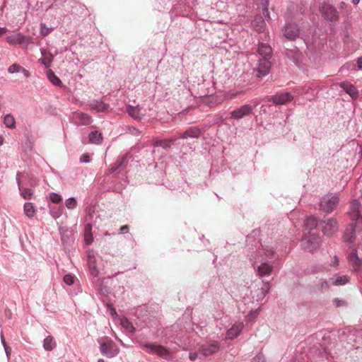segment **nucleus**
<instances>
[{
  "label": "nucleus",
  "mask_w": 362,
  "mask_h": 362,
  "mask_svg": "<svg viewBox=\"0 0 362 362\" xmlns=\"http://www.w3.org/2000/svg\"><path fill=\"white\" fill-rule=\"evenodd\" d=\"M276 257L274 247L269 245H262L257 250L253 267H257V274L260 276H269L273 270V264L269 261Z\"/></svg>",
  "instance_id": "nucleus-1"
},
{
  "label": "nucleus",
  "mask_w": 362,
  "mask_h": 362,
  "mask_svg": "<svg viewBox=\"0 0 362 362\" xmlns=\"http://www.w3.org/2000/svg\"><path fill=\"white\" fill-rule=\"evenodd\" d=\"M98 341L100 345V351L103 355L112 358L119 353V348L111 339L103 337Z\"/></svg>",
  "instance_id": "nucleus-2"
},
{
  "label": "nucleus",
  "mask_w": 362,
  "mask_h": 362,
  "mask_svg": "<svg viewBox=\"0 0 362 362\" xmlns=\"http://www.w3.org/2000/svg\"><path fill=\"white\" fill-rule=\"evenodd\" d=\"M339 201V197L336 194L325 195L320 200V209L322 211L329 214L336 209Z\"/></svg>",
  "instance_id": "nucleus-3"
},
{
  "label": "nucleus",
  "mask_w": 362,
  "mask_h": 362,
  "mask_svg": "<svg viewBox=\"0 0 362 362\" xmlns=\"http://www.w3.org/2000/svg\"><path fill=\"white\" fill-rule=\"evenodd\" d=\"M320 245V238L315 234L309 233L305 235L301 240L302 248L308 252L317 250Z\"/></svg>",
  "instance_id": "nucleus-4"
},
{
  "label": "nucleus",
  "mask_w": 362,
  "mask_h": 362,
  "mask_svg": "<svg viewBox=\"0 0 362 362\" xmlns=\"http://www.w3.org/2000/svg\"><path fill=\"white\" fill-rule=\"evenodd\" d=\"M293 99V95L289 92H280L276 94L268 96L266 99L267 102H272L276 105H286Z\"/></svg>",
  "instance_id": "nucleus-5"
},
{
  "label": "nucleus",
  "mask_w": 362,
  "mask_h": 362,
  "mask_svg": "<svg viewBox=\"0 0 362 362\" xmlns=\"http://www.w3.org/2000/svg\"><path fill=\"white\" fill-rule=\"evenodd\" d=\"M143 349L149 354H156L164 358H168L170 356L168 349L161 345L148 343L144 344Z\"/></svg>",
  "instance_id": "nucleus-6"
},
{
  "label": "nucleus",
  "mask_w": 362,
  "mask_h": 362,
  "mask_svg": "<svg viewBox=\"0 0 362 362\" xmlns=\"http://www.w3.org/2000/svg\"><path fill=\"white\" fill-rule=\"evenodd\" d=\"M282 32L284 36L288 40H295L300 35L298 25L293 23H286Z\"/></svg>",
  "instance_id": "nucleus-7"
},
{
  "label": "nucleus",
  "mask_w": 362,
  "mask_h": 362,
  "mask_svg": "<svg viewBox=\"0 0 362 362\" xmlns=\"http://www.w3.org/2000/svg\"><path fill=\"white\" fill-rule=\"evenodd\" d=\"M322 233L327 236H332L338 230V222L334 218H329L322 222Z\"/></svg>",
  "instance_id": "nucleus-8"
},
{
  "label": "nucleus",
  "mask_w": 362,
  "mask_h": 362,
  "mask_svg": "<svg viewBox=\"0 0 362 362\" xmlns=\"http://www.w3.org/2000/svg\"><path fill=\"white\" fill-rule=\"evenodd\" d=\"M271 68V62L267 59H259L257 68L255 69L254 73L258 78L267 76Z\"/></svg>",
  "instance_id": "nucleus-9"
},
{
  "label": "nucleus",
  "mask_w": 362,
  "mask_h": 362,
  "mask_svg": "<svg viewBox=\"0 0 362 362\" xmlns=\"http://www.w3.org/2000/svg\"><path fill=\"white\" fill-rule=\"evenodd\" d=\"M322 16L329 21H337L339 19V14L337 9L330 4H323L321 7Z\"/></svg>",
  "instance_id": "nucleus-10"
},
{
  "label": "nucleus",
  "mask_w": 362,
  "mask_h": 362,
  "mask_svg": "<svg viewBox=\"0 0 362 362\" xmlns=\"http://www.w3.org/2000/svg\"><path fill=\"white\" fill-rule=\"evenodd\" d=\"M253 111V108L250 105H243L238 108L233 110L230 114V117L235 119H242L247 115H250Z\"/></svg>",
  "instance_id": "nucleus-11"
},
{
  "label": "nucleus",
  "mask_w": 362,
  "mask_h": 362,
  "mask_svg": "<svg viewBox=\"0 0 362 362\" xmlns=\"http://www.w3.org/2000/svg\"><path fill=\"white\" fill-rule=\"evenodd\" d=\"M347 93L353 100L358 98L359 92L356 86L349 81H342L337 84Z\"/></svg>",
  "instance_id": "nucleus-12"
},
{
  "label": "nucleus",
  "mask_w": 362,
  "mask_h": 362,
  "mask_svg": "<svg viewBox=\"0 0 362 362\" xmlns=\"http://www.w3.org/2000/svg\"><path fill=\"white\" fill-rule=\"evenodd\" d=\"M30 38L25 36L21 33L7 36L6 37V42L10 45H23V43H28V40Z\"/></svg>",
  "instance_id": "nucleus-13"
},
{
  "label": "nucleus",
  "mask_w": 362,
  "mask_h": 362,
  "mask_svg": "<svg viewBox=\"0 0 362 362\" xmlns=\"http://www.w3.org/2000/svg\"><path fill=\"white\" fill-rule=\"evenodd\" d=\"M347 259L349 264L353 267V272L358 273L362 265V259L358 257V255L355 252H351L348 255Z\"/></svg>",
  "instance_id": "nucleus-14"
},
{
  "label": "nucleus",
  "mask_w": 362,
  "mask_h": 362,
  "mask_svg": "<svg viewBox=\"0 0 362 362\" xmlns=\"http://www.w3.org/2000/svg\"><path fill=\"white\" fill-rule=\"evenodd\" d=\"M356 232V224L351 223L345 229L343 238L345 242L353 243L355 239Z\"/></svg>",
  "instance_id": "nucleus-15"
},
{
  "label": "nucleus",
  "mask_w": 362,
  "mask_h": 362,
  "mask_svg": "<svg viewBox=\"0 0 362 362\" xmlns=\"http://www.w3.org/2000/svg\"><path fill=\"white\" fill-rule=\"evenodd\" d=\"M219 349L218 345L217 343H212V344H203L200 347V352L206 356H210L213 354L216 353Z\"/></svg>",
  "instance_id": "nucleus-16"
},
{
  "label": "nucleus",
  "mask_w": 362,
  "mask_h": 362,
  "mask_svg": "<svg viewBox=\"0 0 362 362\" xmlns=\"http://www.w3.org/2000/svg\"><path fill=\"white\" fill-rule=\"evenodd\" d=\"M244 327L243 322L234 324L229 329H228V339H233L237 337Z\"/></svg>",
  "instance_id": "nucleus-17"
},
{
  "label": "nucleus",
  "mask_w": 362,
  "mask_h": 362,
  "mask_svg": "<svg viewBox=\"0 0 362 362\" xmlns=\"http://www.w3.org/2000/svg\"><path fill=\"white\" fill-rule=\"evenodd\" d=\"M252 28L257 33H263L266 28L264 20L261 16H256L251 23Z\"/></svg>",
  "instance_id": "nucleus-18"
},
{
  "label": "nucleus",
  "mask_w": 362,
  "mask_h": 362,
  "mask_svg": "<svg viewBox=\"0 0 362 362\" xmlns=\"http://www.w3.org/2000/svg\"><path fill=\"white\" fill-rule=\"evenodd\" d=\"M361 204L358 199H354L351 204L350 216L352 219H358L361 216Z\"/></svg>",
  "instance_id": "nucleus-19"
},
{
  "label": "nucleus",
  "mask_w": 362,
  "mask_h": 362,
  "mask_svg": "<svg viewBox=\"0 0 362 362\" xmlns=\"http://www.w3.org/2000/svg\"><path fill=\"white\" fill-rule=\"evenodd\" d=\"M258 53L262 56L261 59H269L272 55V49L267 43H260L258 47Z\"/></svg>",
  "instance_id": "nucleus-20"
},
{
  "label": "nucleus",
  "mask_w": 362,
  "mask_h": 362,
  "mask_svg": "<svg viewBox=\"0 0 362 362\" xmlns=\"http://www.w3.org/2000/svg\"><path fill=\"white\" fill-rule=\"evenodd\" d=\"M201 129L194 127L188 129L185 132H183V134L181 135V138H199L201 136Z\"/></svg>",
  "instance_id": "nucleus-21"
},
{
  "label": "nucleus",
  "mask_w": 362,
  "mask_h": 362,
  "mask_svg": "<svg viewBox=\"0 0 362 362\" xmlns=\"http://www.w3.org/2000/svg\"><path fill=\"white\" fill-rule=\"evenodd\" d=\"M350 277L347 275L337 276L331 278L330 281L334 286H343L349 282Z\"/></svg>",
  "instance_id": "nucleus-22"
},
{
  "label": "nucleus",
  "mask_w": 362,
  "mask_h": 362,
  "mask_svg": "<svg viewBox=\"0 0 362 362\" xmlns=\"http://www.w3.org/2000/svg\"><path fill=\"white\" fill-rule=\"evenodd\" d=\"M47 77L49 79V81L56 86H62L63 83L62 81L59 79V78L55 75L54 71L52 69H48L47 71Z\"/></svg>",
  "instance_id": "nucleus-23"
},
{
  "label": "nucleus",
  "mask_w": 362,
  "mask_h": 362,
  "mask_svg": "<svg viewBox=\"0 0 362 362\" xmlns=\"http://www.w3.org/2000/svg\"><path fill=\"white\" fill-rule=\"evenodd\" d=\"M318 225V221L316 217L310 216L307 218L304 222V226L306 230H312L315 229Z\"/></svg>",
  "instance_id": "nucleus-24"
},
{
  "label": "nucleus",
  "mask_w": 362,
  "mask_h": 362,
  "mask_svg": "<svg viewBox=\"0 0 362 362\" xmlns=\"http://www.w3.org/2000/svg\"><path fill=\"white\" fill-rule=\"evenodd\" d=\"M90 106L91 110H95L98 112H105L108 108V105L102 101H93L90 103Z\"/></svg>",
  "instance_id": "nucleus-25"
},
{
  "label": "nucleus",
  "mask_w": 362,
  "mask_h": 362,
  "mask_svg": "<svg viewBox=\"0 0 362 362\" xmlns=\"http://www.w3.org/2000/svg\"><path fill=\"white\" fill-rule=\"evenodd\" d=\"M41 52L43 57L42 59V64H43L46 68H49L52 62L53 55L50 52L44 49H42Z\"/></svg>",
  "instance_id": "nucleus-26"
},
{
  "label": "nucleus",
  "mask_w": 362,
  "mask_h": 362,
  "mask_svg": "<svg viewBox=\"0 0 362 362\" xmlns=\"http://www.w3.org/2000/svg\"><path fill=\"white\" fill-rule=\"evenodd\" d=\"M286 56L291 59L294 63H296L299 59L300 53L297 48L289 49H286L285 51Z\"/></svg>",
  "instance_id": "nucleus-27"
},
{
  "label": "nucleus",
  "mask_w": 362,
  "mask_h": 362,
  "mask_svg": "<svg viewBox=\"0 0 362 362\" xmlns=\"http://www.w3.org/2000/svg\"><path fill=\"white\" fill-rule=\"evenodd\" d=\"M102 134L97 131L92 132L89 134V141L93 144H99L102 141Z\"/></svg>",
  "instance_id": "nucleus-28"
},
{
  "label": "nucleus",
  "mask_w": 362,
  "mask_h": 362,
  "mask_svg": "<svg viewBox=\"0 0 362 362\" xmlns=\"http://www.w3.org/2000/svg\"><path fill=\"white\" fill-rule=\"evenodd\" d=\"M4 123L6 127L9 129L16 128V119L14 117L10 114H8L4 117Z\"/></svg>",
  "instance_id": "nucleus-29"
},
{
  "label": "nucleus",
  "mask_w": 362,
  "mask_h": 362,
  "mask_svg": "<svg viewBox=\"0 0 362 362\" xmlns=\"http://www.w3.org/2000/svg\"><path fill=\"white\" fill-rule=\"evenodd\" d=\"M18 187L21 192V195L25 199H30L33 197V191L30 189L23 187L21 185L20 182H18Z\"/></svg>",
  "instance_id": "nucleus-30"
},
{
  "label": "nucleus",
  "mask_w": 362,
  "mask_h": 362,
  "mask_svg": "<svg viewBox=\"0 0 362 362\" xmlns=\"http://www.w3.org/2000/svg\"><path fill=\"white\" fill-rule=\"evenodd\" d=\"M76 117L80 120L81 123L83 125L90 124L92 118L88 114L83 112L76 113Z\"/></svg>",
  "instance_id": "nucleus-31"
},
{
  "label": "nucleus",
  "mask_w": 362,
  "mask_h": 362,
  "mask_svg": "<svg viewBox=\"0 0 362 362\" xmlns=\"http://www.w3.org/2000/svg\"><path fill=\"white\" fill-rule=\"evenodd\" d=\"M176 141V139H171L170 140H159L156 139L154 141V146H161L163 148H169L171 146V144Z\"/></svg>",
  "instance_id": "nucleus-32"
},
{
  "label": "nucleus",
  "mask_w": 362,
  "mask_h": 362,
  "mask_svg": "<svg viewBox=\"0 0 362 362\" xmlns=\"http://www.w3.org/2000/svg\"><path fill=\"white\" fill-rule=\"evenodd\" d=\"M92 226L90 223H88L85 227V241L86 244L90 245L93 242V236L91 234Z\"/></svg>",
  "instance_id": "nucleus-33"
},
{
  "label": "nucleus",
  "mask_w": 362,
  "mask_h": 362,
  "mask_svg": "<svg viewBox=\"0 0 362 362\" xmlns=\"http://www.w3.org/2000/svg\"><path fill=\"white\" fill-rule=\"evenodd\" d=\"M43 346L47 351L52 350L55 347V343L53 341V338L50 336L47 337L44 339Z\"/></svg>",
  "instance_id": "nucleus-34"
},
{
  "label": "nucleus",
  "mask_w": 362,
  "mask_h": 362,
  "mask_svg": "<svg viewBox=\"0 0 362 362\" xmlns=\"http://www.w3.org/2000/svg\"><path fill=\"white\" fill-rule=\"evenodd\" d=\"M24 211L27 216L33 217L35 214V209L32 203L27 202L24 204Z\"/></svg>",
  "instance_id": "nucleus-35"
},
{
  "label": "nucleus",
  "mask_w": 362,
  "mask_h": 362,
  "mask_svg": "<svg viewBox=\"0 0 362 362\" xmlns=\"http://www.w3.org/2000/svg\"><path fill=\"white\" fill-rule=\"evenodd\" d=\"M88 267L90 270L91 271V273L94 276H97L98 274V271L96 268L94 257H91L90 255H88Z\"/></svg>",
  "instance_id": "nucleus-36"
},
{
  "label": "nucleus",
  "mask_w": 362,
  "mask_h": 362,
  "mask_svg": "<svg viewBox=\"0 0 362 362\" xmlns=\"http://www.w3.org/2000/svg\"><path fill=\"white\" fill-rule=\"evenodd\" d=\"M121 325L122 326V327H124L126 330H127L129 332H135V328L134 325L127 318L121 320Z\"/></svg>",
  "instance_id": "nucleus-37"
},
{
  "label": "nucleus",
  "mask_w": 362,
  "mask_h": 362,
  "mask_svg": "<svg viewBox=\"0 0 362 362\" xmlns=\"http://www.w3.org/2000/svg\"><path fill=\"white\" fill-rule=\"evenodd\" d=\"M127 112L131 117L135 119L139 118L141 115L140 109L138 107L129 106L127 108Z\"/></svg>",
  "instance_id": "nucleus-38"
},
{
  "label": "nucleus",
  "mask_w": 362,
  "mask_h": 362,
  "mask_svg": "<svg viewBox=\"0 0 362 362\" xmlns=\"http://www.w3.org/2000/svg\"><path fill=\"white\" fill-rule=\"evenodd\" d=\"M65 205L69 209H74L77 206V202L75 198H69L66 200Z\"/></svg>",
  "instance_id": "nucleus-39"
},
{
  "label": "nucleus",
  "mask_w": 362,
  "mask_h": 362,
  "mask_svg": "<svg viewBox=\"0 0 362 362\" xmlns=\"http://www.w3.org/2000/svg\"><path fill=\"white\" fill-rule=\"evenodd\" d=\"M317 287L322 291H327L329 288V284L327 281L320 279L317 284Z\"/></svg>",
  "instance_id": "nucleus-40"
},
{
  "label": "nucleus",
  "mask_w": 362,
  "mask_h": 362,
  "mask_svg": "<svg viewBox=\"0 0 362 362\" xmlns=\"http://www.w3.org/2000/svg\"><path fill=\"white\" fill-rule=\"evenodd\" d=\"M269 290V284L268 283L264 284L261 288L260 296L258 295V298H263L266 296Z\"/></svg>",
  "instance_id": "nucleus-41"
},
{
  "label": "nucleus",
  "mask_w": 362,
  "mask_h": 362,
  "mask_svg": "<svg viewBox=\"0 0 362 362\" xmlns=\"http://www.w3.org/2000/svg\"><path fill=\"white\" fill-rule=\"evenodd\" d=\"M333 304L337 308L346 307L348 305V303L344 300H341L337 298L333 299Z\"/></svg>",
  "instance_id": "nucleus-42"
},
{
  "label": "nucleus",
  "mask_w": 362,
  "mask_h": 362,
  "mask_svg": "<svg viewBox=\"0 0 362 362\" xmlns=\"http://www.w3.org/2000/svg\"><path fill=\"white\" fill-rule=\"evenodd\" d=\"M21 69V66H20L17 64H13L8 67V71L11 74H14V73L20 72Z\"/></svg>",
  "instance_id": "nucleus-43"
},
{
  "label": "nucleus",
  "mask_w": 362,
  "mask_h": 362,
  "mask_svg": "<svg viewBox=\"0 0 362 362\" xmlns=\"http://www.w3.org/2000/svg\"><path fill=\"white\" fill-rule=\"evenodd\" d=\"M40 28V34L43 36L48 35L52 30V28H47L45 24L44 23H41Z\"/></svg>",
  "instance_id": "nucleus-44"
},
{
  "label": "nucleus",
  "mask_w": 362,
  "mask_h": 362,
  "mask_svg": "<svg viewBox=\"0 0 362 362\" xmlns=\"http://www.w3.org/2000/svg\"><path fill=\"white\" fill-rule=\"evenodd\" d=\"M64 281L66 284L71 286L74 283V276L71 274H66L64 277Z\"/></svg>",
  "instance_id": "nucleus-45"
},
{
  "label": "nucleus",
  "mask_w": 362,
  "mask_h": 362,
  "mask_svg": "<svg viewBox=\"0 0 362 362\" xmlns=\"http://www.w3.org/2000/svg\"><path fill=\"white\" fill-rule=\"evenodd\" d=\"M50 199L53 203L58 204L62 201V197L56 193H52L50 194Z\"/></svg>",
  "instance_id": "nucleus-46"
},
{
  "label": "nucleus",
  "mask_w": 362,
  "mask_h": 362,
  "mask_svg": "<svg viewBox=\"0 0 362 362\" xmlns=\"http://www.w3.org/2000/svg\"><path fill=\"white\" fill-rule=\"evenodd\" d=\"M252 362H265L264 356L259 354L253 358Z\"/></svg>",
  "instance_id": "nucleus-47"
},
{
  "label": "nucleus",
  "mask_w": 362,
  "mask_h": 362,
  "mask_svg": "<svg viewBox=\"0 0 362 362\" xmlns=\"http://www.w3.org/2000/svg\"><path fill=\"white\" fill-rule=\"evenodd\" d=\"M262 13H263L264 18L267 20H269L270 19L269 11L268 10V6H263L262 7Z\"/></svg>",
  "instance_id": "nucleus-48"
},
{
  "label": "nucleus",
  "mask_w": 362,
  "mask_h": 362,
  "mask_svg": "<svg viewBox=\"0 0 362 362\" xmlns=\"http://www.w3.org/2000/svg\"><path fill=\"white\" fill-rule=\"evenodd\" d=\"M80 161L82 163H88L90 161V157L88 154H83L80 158Z\"/></svg>",
  "instance_id": "nucleus-49"
},
{
  "label": "nucleus",
  "mask_w": 362,
  "mask_h": 362,
  "mask_svg": "<svg viewBox=\"0 0 362 362\" xmlns=\"http://www.w3.org/2000/svg\"><path fill=\"white\" fill-rule=\"evenodd\" d=\"M94 207L93 206H88L87 207L86 209V212L87 214H88V216H90V218L92 217V214L94 212Z\"/></svg>",
  "instance_id": "nucleus-50"
},
{
  "label": "nucleus",
  "mask_w": 362,
  "mask_h": 362,
  "mask_svg": "<svg viewBox=\"0 0 362 362\" xmlns=\"http://www.w3.org/2000/svg\"><path fill=\"white\" fill-rule=\"evenodd\" d=\"M125 159V158H124L122 160H119L117 161V163H115V166L112 168V170H115L116 168H119V166H121L124 162V160Z\"/></svg>",
  "instance_id": "nucleus-51"
},
{
  "label": "nucleus",
  "mask_w": 362,
  "mask_h": 362,
  "mask_svg": "<svg viewBox=\"0 0 362 362\" xmlns=\"http://www.w3.org/2000/svg\"><path fill=\"white\" fill-rule=\"evenodd\" d=\"M20 72H22L25 77H29L30 76V72L28 70H26L25 68L22 67V66H21V69Z\"/></svg>",
  "instance_id": "nucleus-52"
},
{
  "label": "nucleus",
  "mask_w": 362,
  "mask_h": 362,
  "mask_svg": "<svg viewBox=\"0 0 362 362\" xmlns=\"http://www.w3.org/2000/svg\"><path fill=\"white\" fill-rule=\"evenodd\" d=\"M189 358L191 361H194L197 358V353H189Z\"/></svg>",
  "instance_id": "nucleus-53"
},
{
  "label": "nucleus",
  "mask_w": 362,
  "mask_h": 362,
  "mask_svg": "<svg viewBox=\"0 0 362 362\" xmlns=\"http://www.w3.org/2000/svg\"><path fill=\"white\" fill-rule=\"evenodd\" d=\"M357 66L358 69L362 70V57H359L357 60Z\"/></svg>",
  "instance_id": "nucleus-54"
},
{
  "label": "nucleus",
  "mask_w": 362,
  "mask_h": 362,
  "mask_svg": "<svg viewBox=\"0 0 362 362\" xmlns=\"http://www.w3.org/2000/svg\"><path fill=\"white\" fill-rule=\"evenodd\" d=\"M108 306L110 307V312L111 315L117 316V312H116L115 309L113 307L110 306V305H108Z\"/></svg>",
  "instance_id": "nucleus-55"
},
{
  "label": "nucleus",
  "mask_w": 362,
  "mask_h": 362,
  "mask_svg": "<svg viewBox=\"0 0 362 362\" xmlns=\"http://www.w3.org/2000/svg\"><path fill=\"white\" fill-rule=\"evenodd\" d=\"M269 2V0H261V4H262V7L268 6Z\"/></svg>",
  "instance_id": "nucleus-56"
},
{
  "label": "nucleus",
  "mask_w": 362,
  "mask_h": 362,
  "mask_svg": "<svg viewBox=\"0 0 362 362\" xmlns=\"http://www.w3.org/2000/svg\"><path fill=\"white\" fill-rule=\"evenodd\" d=\"M128 229H129V228L127 226H123L121 227L120 230L122 233H125V232L128 231Z\"/></svg>",
  "instance_id": "nucleus-57"
},
{
  "label": "nucleus",
  "mask_w": 362,
  "mask_h": 362,
  "mask_svg": "<svg viewBox=\"0 0 362 362\" xmlns=\"http://www.w3.org/2000/svg\"><path fill=\"white\" fill-rule=\"evenodd\" d=\"M7 32V29L6 28H0V36Z\"/></svg>",
  "instance_id": "nucleus-58"
},
{
  "label": "nucleus",
  "mask_w": 362,
  "mask_h": 362,
  "mask_svg": "<svg viewBox=\"0 0 362 362\" xmlns=\"http://www.w3.org/2000/svg\"><path fill=\"white\" fill-rule=\"evenodd\" d=\"M338 262H339V259L337 257H334V261L332 264V266H336L338 264Z\"/></svg>",
  "instance_id": "nucleus-59"
},
{
  "label": "nucleus",
  "mask_w": 362,
  "mask_h": 362,
  "mask_svg": "<svg viewBox=\"0 0 362 362\" xmlns=\"http://www.w3.org/2000/svg\"><path fill=\"white\" fill-rule=\"evenodd\" d=\"M346 6V3L341 1L340 4H339V8H344L345 6Z\"/></svg>",
  "instance_id": "nucleus-60"
},
{
  "label": "nucleus",
  "mask_w": 362,
  "mask_h": 362,
  "mask_svg": "<svg viewBox=\"0 0 362 362\" xmlns=\"http://www.w3.org/2000/svg\"><path fill=\"white\" fill-rule=\"evenodd\" d=\"M4 140V137L2 136H0V146L3 144Z\"/></svg>",
  "instance_id": "nucleus-61"
},
{
  "label": "nucleus",
  "mask_w": 362,
  "mask_h": 362,
  "mask_svg": "<svg viewBox=\"0 0 362 362\" xmlns=\"http://www.w3.org/2000/svg\"><path fill=\"white\" fill-rule=\"evenodd\" d=\"M11 314V311H10L9 310H6V315L8 317H10Z\"/></svg>",
  "instance_id": "nucleus-62"
},
{
  "label": "nucleus",
  "mask_w": 362,
  "mask_h": 362,
  "mask_svg": "<svg viewBox=\"0 0 362 362\" xmlns=\"http://www.w3.org/2000/svg\"><path fill=\"white\" fill-rule=\"evenodd\" d=\"M360 0H352V3L354 5H357L359 3Z\"/></svg>",
  "instance_id": "nucleus-63"
},
{
  "label": "nucleus",
  "mask_w": 362,
  "mask_h": 362,
  "mask_svg": "<svg viewBox=\"0 0 362 362\" xmlns=\"http://www.w3.org/2000/svg\"><path fill=\"white\" fill-rule=\"evenodd\" d=\"M98 362H105V361H104L103 359H102V358H100V359L98 361Z\"/></svg>",
  "instance_id": "nucleus-64"
}]
</instances>
